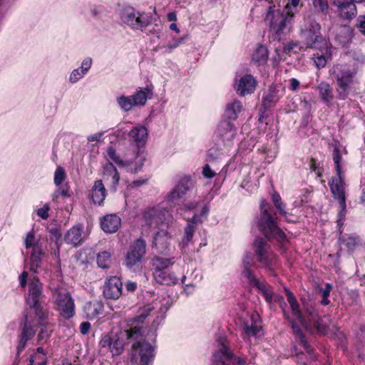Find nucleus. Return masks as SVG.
<instances>
[{
  "label": "nucleus",
  "instance_id": "2f4dec72",
  "mask_svg": "<svg viewBox=\"0 0 365 365\" xmlns=\"http://www.w3.org/2000/svg\"><path fill=\"white\" fill-rule=\"evenodd\" d=\"M153 277L155 280L161 284L171 285L178 282V278L173 274L163 271H154Z\"/></svg>",
  "mask_w": 365,
  "mask_h": 365
},
{
  "label": "nucleus",
  "instance_id": "4468645a",
  "mask_svg": "<svg viewBox=\"0 0 365 365\" xmlns=\"http://www.w3.org/2000/svg\"><path fill=\"white\" fill-rule=\"evenodd\" d=\"M103 292L106 299H118L123 293V283L120 279L115 276L110 277L104 284Z\"/></svg>",
  "mask_w": 365,
  "mask_h": 365
},
{
  "label": "nucleus",
  "instance_id": "c756f323",
  "mask_svg": "<svg viewBox=\"0 0 365 365\" xmlns=\"http://www.w3.org/2000/svg\"><path fill=\"white\" fill-rule=\"evenodd\" d=\"M190 184L189 180L180 181L168 195V200L174 201L182 197L189 190Z\"/></svg>",
  "mask_w": 365,
  "mask_h": 365
},
{
  "label": "nucleus",
  "instance_id": "7c9ffc66",
  "mask_svg": "<svg viewBox=\"0 0 365 365\" xmlns=\"http://www.w3.org/2000/svg\"><path fill=\"white\" fill-rule=\"evenodd\" d=\"M129 136L137 144H144L148 138V130L145 126L138 125L130 131Z\"/></svg>",
  "mask_w": 365,
  "mask_h": 365
},
{
  "label": "nucleus",
  "instance_id": "ea45409f",
  "mask_svg": "<svg viewBox=\"0 0 365 365\" xmlns=\"http://www.w3.org/2000/svg\"><path fill=\"white\" fill-rule=\"evenodd\" d=\"M268 57L267 49L264 46H259L252 54V60L258 63H264Z\"/></svg>",
  "mask_w": 365,
  "mask_h": 365
},
{
  "label": "nucleus",
  "instance_id": "680f3d73",
  "mask_svg": "<svg viewBox=\"0 0 365 365\" xmlns=\"http://www.w3.org/2000/svg\"><path fill=\"white\" fill-rule=\"evenodd\" d=\"M357 27L359 28L361 33L365 34V15L358 17Z\"/></svg>",
  "mask_w": 365,
  "mask_h": 365
},
{
  "label": "nucleus",
  "instance_id": "6ab92c4d",
  "mask_svg": "<svg viewBox=\"0 0 365 365\" xmlns=\"http://www.w3.org/2000/svg\"><path fill=\"white\" fill-rule=\"evenodd\" d=\"M35 334V330L32 327V322L29 319L27 314L24 315V325L22 328L20 335L19 342L17 346L18 352H21L25 348L26 342Z\"/></svg>",
  "mask_w": 365,
  "mask_h": 365
},
{
  "label": "nucleus",
  "instance_id": "bf43d9fd",
  "mask_svg": "<svg viewBox=\"0 0 365 365\" xmlns=\"http://www.w3.org/2000/svg\"><path fill=\"white\" fill-rule=\"evenodd\" d=\"M202 174L206 178H212L216 175V173L210 168L208 164L203 167Z\"/></svg>",
  "mask_w": 365,
  "mask_h": 365
},
{
  "label": "nucleus",
  "instance_id": "f257e3e1",
  "mask_svg": "<svg viewBox=\"0 0 365 365\" xmlns=\"http://www.w3.org/2000/svg\"><path fill=\"white\" fill-rule=\"evenodd\" d=\"M285 292L291 308L292 315L294 319L288 316L285 311H284V315L291 324L294 332L300 336L301 342L305 350L311 354L312 349L308 343L303 339L304 337L298 324H301L306 329H309L311 326L314 325L317 331L320 333H324L327 327L322 322V319L318 317L317 312L312 304L303 303L304 312L302 313L299 309V304L293 293L287 289H285Z\"/></svg>",
  "mask_w": 365,
  "mask_h": 365
},
{
  "label": "nucleus",
  "instance_id": "ddd939ff",
  "mask_svg": "<svg viewBox=\"0 0 365 365\" xmlns=\"http://www.w3.org/2000/svg\"><path fill=\"white\" fill-rule=\"evenodd\" d=\"M165 215H168L167 211L160 210L156 208H149L143 213V217L145 224L150 228H157L160 226L166 227L168 223L165 222Z\"/></svg>",
  "mask_w": 365,
  "mask_h": 365
},
{
  "label": "nucleus",
  "instance_id": "f3484780",
  "mask_svg": "<svg viewBox=\"0 0 365 365\" xmlns=\"http://www.w3.org/2000/svg\"><path fill=\"white\" fill-rule=\"evenodd\" d=\"M217 134L223 142H230L237 135V129L232 121L223 118L218 125Z\"/></svg>",
  "mask_w": 365,
  "mask_h": 365
},
{
  "label": "nucleus",
  "instance_id": "2eb2a0df",
  "mask_svg": "<svg viewBox=\"0 0 365 365\" xmlns=\"http://www.w3.org/2000/svg\"><path fill=\"white\" fill-rule=\"evenodd\" d=\"M336 6L339 16L343 19H352L356 16V6L353 0H331Z\"/></svg>",
  "mask_w": 365,
  "mask_h": 365
},
{
  "label": "nucleus",
  "instance_id": "0e129e2a",
  "mask_svg": "<svg viewBox=\"0 0 365 365\" xmlns=\"http://www.w3.org/2000/svg\"><path fill=\"white\" fill-rule=\"evenodd\" d=\"M83 74H82V72H79L78 69H75L73 71V72L71 74L70 80L71 82L75 83L77 81H78Z\"/></svg>",
  "mask_w": 365,
  "mask_h": 365
},
{
  "label": "nucleus",
  "instance_id": "0eeeda50",
  "mask_svg": "<svg viewBox=\"0 0 365 365\" xmlns=\"http://www.w3.org/2000/svg\"><path fill=\"white\" fill-rule=\"evenodd\" d=\"M142 336L135 342L130 351V362L133 365H148L154 358V348L144 339L145 331L141 328Z\"/></svg>",
  "mask_w": 365,
  "mask_h": 365
},
{
  "label": "nucleus",
  "instance_id": "3c124183",
  "mask_svg": "<svg viewBox=\"0 0 365 365\" xmlns=\"http://www.w3.org/2000/svg\"><path fill=\"white\" fill-rule=\"evenodd\" d=\"M314 7L320 12L324 13L327 11L329 9V4L327 0H313Z\"/></svg>",
  "mask_w": 365,
  "mask_h": 365
},
{
  "label": "nucleus",
  "instance_id": "e2e57ef3",
  "mask_svg": "<svg viewBox=\"0 0 365 365\" xmlns=\"http://www.w3.org/2000/svg\"><path fill=\"white\" fill-rule=\"evenodd\" d=\"M92 60L91 58L85 59L81 64V72L82 74H85L88 69L91 68Z\"/></svg>",
  "mask_w": 365,
  "mask_h": 365
},
{
  "label": "nucleus",
  "instance_id": "338daca9",
  "mask_svg": "<svg viewBox=\"0 0 365 365\" xmlns=\"http://www.w3.org/2000/svg\"><path fill=\"white\" fill-rule=\"evenodd\" d=\"M331 288H332V286L331 284H329V283L326 284L325 287L320 290L322 297H329Z\"/></svg>",
  "mask_w": 365,
  "mask_h": 365
},
{
  "label": "nucleus",
  "instance_id": "79ce46f5",
  "mask_svg": "<svg viewBox=\"0 0 365 365\" xmlns=\"http://www.w3.org/2000/svg\"><path fill=\"white\" fill-rule=\"evenodd\" d=\"M304 49V46H300L299 42L291 41L284 45L283 48L284 53L291 55L292 53H299Z\"/></svg>",
  "mask_w": 365,
  "mask_h": 365
},
{
  "label": "nucleus",
  "instance_id": "69168bd1",
  "mask_svg": "<svg viewBox=\"0 0 365 365\" xmlns=\"http://www.w3.org/2000/svg\"><path fill=\"white\" fill-rule=\"evenodd\" d=\"M183 41V38H181L179 40L175 41L174 43L168 44V46H165V51L166 52H171L173 49L177 48L180 44H181Z\"/></svg>",
  "mask_w": 365,
  "mask_h": 365
},
{
  "label": "nucleus",
  "instance_id": "a19ab883",
  "mask_svg": "<svg viewBox=\"0 0 365 365\" xmlns=\"http://www.w3.org/2000/svg\"><path fill=\"white\" fill-rule=\"evenodd\" d=\"M111 261V253L107 251H103L98 254L97 255V264L98 265L106 269L109 267Z\"/></svg>",
  "mask_w": 365,
  "mask_h": 365
},
{
  "label": "nucleus",
  "instance_id": "f704fd0d",
  "mask_svg": "<svg viewBox=\"0 0 365 365\" xmlns=\"http://www.w3.org/2000/svg\"><path fill=\"white\" fill-rule=\"evenodd\" d=\"M153 96L151 90L145 88L144 90H138L134 95H133V103L135 106H144L148 98H150Z\"/></svg>",
  "mask_w": 365,
  "mask_h": 365
},
{
  "label": "nucleus",
  "instance_id": "5701e85b",
  "mask_svg": "<svg viewBox=\"0 0 365 365\" xmlns=\"http://www.w3.org/2000/svg\"><path fill=\"white\" fill-rule=\"evenodd\" d=\"M103 179L110 185L113 190H116L120 175L116 168L110 163H107L104 167Z\"/></svg>",
  "mask_w": 365,
  "mask_h": 365
},
{
  "label": "nucleus",
  "instance_id": "20e7f679",
  "mask_svg": "<svg viewBox=\"0 0 365 365\" xmlns=\"http://www.w3.org/2000/svg\"><path fill=\"white\" fill-rule=\"evenodd\" d=\"M294 13L285 6L282 10L269 6L265 20L269 23L271 30L278 38L292 24Z\"/></svg>",
  "mask_w": 365,
  "mask_h": 365
},
{
  "label": "nucleus",
  "instance_id": "13d9d810",
  "mask_svg": "<svg viewBox=\"0 0 365 365\" xmlns=\"http://www.w3.org/2000/svg\"><path fill=\"white\" fill-rule=\"evenodd\" d=\"M249 282L257 287L263 293L264 290H268V287L266 284L260 283L259 280L254 276V280L252 279H248Z\"/></svg>",
  "mask_w": 365,
  "mask_h": 365
},
{
  "label": "nucleus",
  "instance_id": "9d476101",
  "mask_svg": "<svg viewBox=\"0 0 365 365\" xmlns=\"http://www.w3.org/2000/svg\"><path fill=\"white\" fill-rule=\"evenodd\" d=\"M334 76L336 81V90L339 98L344 100L349 96L354 82V73L346 68L336 67Z\"/></svg>",
  "mask_w": 365,
  "mask_h": 365
},
{
  "label": "nucleus",
  "instance_id": "aec40b11",
  "mask_svg": "<svg viewBox=\"0 0 365 365\" xmlns=\"http://www.w3.org/2000/svg\"><path fill=\"white\" fill-rule=\"evenodd\" d=\"M318 50L316 53L313 54V60L314 61V64L317 68H324L327 61L331 58V48L329 43L327 42V48H324V46H317L314 48Z\"/></svg>",
  "mask_w": 365,
  "mask_h": 365
},
{
  "label": "nucleus",
  "instance_id": "052dcab7",
  "mask_svg": "<svg viewBox=\"0 0 365 365\" xmlns=\"http://www.w3.org/2000/svg\"><path fill=\"white\" fill-rule=\"evenodd\" d=\"M49 208V205L48 204H46L43 206V207L40 208L37 210L38 215L40 216L42 219H47L48 217V211Z\"/></svg>",
  "mask_w": 365,
  "mask_h": 365
},
{
  "label": "nucleus",
  "instance_id": "bb28decb",
  "mask_svg": "<svg viewBox=\"0 0 365 365\" xmlns=\"http://www.w3.org/2000/svg\"><path fill=\"white\" fill-rule=\"evenodd\" d=\"M280 98L279 91L275 87H270L267 93L262 98V107L264 110H267L273 106L278 102Z\"/></svg>",
  "mask_w": 365,
  "mask_h": 365
},
{
  "label": "nucleus",
  "instance_id": "473e14b6",
  "mask_svg": "<svg viewBox=\"0 0 365 365\" xmlns=\"http://www.w3.org/2000/svg\"><path fill=\"white\" fill-rule=\"evenodd\" d=\"M44 255V252L41 247V245L39 246H36V247L32 248V251L31 252V265L30 270L34 272H37V269L39 267V264L42 260V257Z\"/></svg>",
  "mask_w": 365,
  "mask_h": 365
},
{
  "label": "nucleus",
  "instance_id": "7ed1b4c3",
  "mask_svg": "<svg viewBox=\"0 0 365 365\" xmlns=\"http://www.w3.org/2000/svg\"><path fill=\"white\" fill-rule=\"evenodd\" d=\"M43 289V284L38 278L34 277L30 280L26 302L39 320H43L48 317V312L44 308L45 296Z\"/></svg>",
  "mask_w": 365,
  "mask_h": 365
},
{
  "label": "nucleus",
  "instance_id": "864d4df0",
  "mask_svg": "<svg viewBox=\"0 0 365 365\" xmlns=\"http://www.w3.org/2000/svg\"><path fill=\"white\" fill-rule=\"evenodd\" d=\"M339 203L340 205V210L338 214L337 224L339 226H341L343 224V220H344L346 213V201H344V204L342 202H339Z\"/></svg>",
  "mask_w": 365,
  "mask_h": 365
},
{
  "label": "nucleus",
  "instance_id": "6e6d98bb",
  "mask_svg": "<svg viewBox=\"0 0 365 365\" xmlns=\"http://www.w3.org/2000/svg\"><path fill=\"white\" fill-rule=\"evenodd\" d=\"M51 332V330H48L46 327H42L40 333L38 334V343L41 341L46 340L50 336Z\"/></svg>",
  "mask_w": 365,
  "mask_h": 365
},
{
  "label": "nucleus",
  "instance_id": "cd10ccee",
  "mask_svg": "<svg viewBox=\"0 0 365 365\" xmlns=\"http://www.w3.org/2000/svg\"><path fill=\"white\" fill-rule=\"evenodd\" d=\"M317 90L322 101L329 105L334 99L333 89L330 84L322 81L318 85Z\"/></svg>",
  "mask_w": 365,
  "mask_h": 365
},
{
  "label": "nucleus",
  "instance_id": "c03bdc74",
  "mask_svg": "<svg viewBox=\"0 0 365 365\" xmlns=\"http://www.w3.org/2000/svg\"><path fill=\"white\" fill-rule=\"evenodd\" d=\"M195 227L192 224H188L185 229V238L181 242L182 248L188 245V243L192 241Z\"/></svg>",
  "mask_w": 365,
  "mask_h": 365
},
{
  "label": "nucleus",
  "instance_id": "393cba45",
  "mask_svg": "<svg viewBox=\"0 0 365 365\" xmlns=\"http://www.w3.org/2000/svg\"><path fill=\"white\" fill-rule=\"evenodd\" d=\"M106 190L101 180L95 181L91 190V197L95 204L101 205L106 196Z\"/></svg>",
  "mask_w": 365,
  "mask_h": 365
},
{
  "label": "nucleus",
  "instance_id": "4be33fe9",
  "mask_svg": "<svg viewBox=\"0 0 365 365\" xmlns=\"http://www.w3.org/2000/svg\"><path fill=\"white\" fill-rule=\"evenodd\" d=\"M121 220L115 214L107 215L101 221L102 230L108 233L115 232L120 225Z\"/></svg>",
  "mask_w": 365,
  "mask_h": 365
},
{
  "label": "nucleus",
  "instance_id": "c9c22d12",
  "mask_svg": "<svg viewBox=\"0 0 365 365\" xmlns=\"http://www.w3.org/2000/svg\"><path fill=\"white\" fill-rule=\"evenodd\" d=\"M103 310V305L98 301L90 302L84 307V311L89 319H94Z\"/></svg>",
  "mask_w": 365,
  "mask_h": 365
},
{
  "label": "nucleus",
  "instance_id": "4d7b16f0",
  "mask_svg": "<svg viewBox=\"0 0 365 365\" xmlns=\"http://www.w3.org/2000/svg\"><path fill=\"white\" fill-rule=\"evenodd\" d=\"M221 152L217 148H211L209 150L207 153V158L210 161H214L215 160L220 158Z\"/></svg>",
  "mask_w": 365,
  "mask_h": 365
},
{
  "label": "nucleus",
  "instance_id": "a211bd4d",
  "mask_svg": "<svg viewBox=\"0 0 365 365\" xmlns=\"http://www.w3.org/2000/svg\"><path fill=\"white\" fill-rule=\"evenodd\" d=\"M257 86L256 79L250 74L241 77L237 83L236 90L240 96L252 93Z\"/></svg>",
  "mask_w": 365,
  "mask_h": 365
},
{
  "label": "nucleus",
  "instance_id": "a18cd8bd",
  "mask_svg": "<svg viewBox=\"0 0 365 365\" xmlns=\"http://www.w3.org/2000/svg\"><path fill=\"white\" fill-rule=\"evenodd\" d=\"M24 242L26 249L34 248L41 245L40 240L36 238L33 230L27 233Z\"/></svg>",
  "mask_w": 365,
  "mask_h": 365
},
{
  "label": "nucleus",
  "instance_id": "09e8293b",
  "mask_svg": "<svg viewBox=\"0 0 365 365\" xmlns=\"http://www.w3.org/2000/svg\"><path fill=\"white\" fill-rule=\"evenodd\" d=\"M272 200L274 202V206L279 210V213L286 217L287 212L284 210L285 206L282 203L279 195L277 193L274 194L272 195Z\"/></svg>",
  "mask_w": 365,
  "mask_h": 365
},
{
  "label": "nucleus",
  "instance_id": "de8ad7c7",
  "mask_svg": "<svg viewBox=\"0 0 365 365\" xmlns=\"http://www.w3.org/2000/svg\"><path fill=\"white\" fill-rule=\"evenodd\" d=\"M333 160L334 163L336 175L342 174L341 164H340L341 161V156L340 155L339 149L337 148V146L334 147V153H333Z\"/></svg>",
  "mask_w": 365,
  "mask_h": 365
},
{
  "label": "nucleus",
  "instance_id": "b1692460",
  "mask_svg": "<svg viewBox=\"0 0 365 365\" xmlns=\"http://www.w3.org/2000/svg\"><path fill=\"white\" fill-rule=\"evenodd\" d=\"M169 239L168 231L162 228L155 235L153 245L158 249L159 252L164 253L168 248Z\"/></svg>",
  "mask_w": 365,
  "mask_h": 365
},
{
  "label": "nucleus",
  "instance_id": "6e6552de",
  "mask_svg": "<svg viewBox=\"0 0 365 365\" xmlns=\"http://www.w3.org/2000/svg\"><path fill=\"white\" fill-rule=\"evenodd\" d=\"M53 299L61 317L65 319H69L74 316V300L66 288L62 286L54 288L53 289Z\"/></svg>",
  "mask_w": 365,
  "mask_h": 365
},
{
  "label": "nucleus",
  "instance_id": "603ef678",
  "mask_svg": "<svg viewBox=\"0 0 365 365\" xmlns=\"http://www.w3.org/2000/svg\"><path fill=\"white\" fill-rule=\"evenodd\" d=\"M260 325L257 324L256 323H252L249 325L247 323L245 324L244 326V330L246 334L248 335H256L259 329H260Z\"/></svg>",
  "mask_w": 365,
  "mask_h": 365
},
{
  "label": "nucleus",
  "instance_id": "37998d69",
  "mask_svg": "<svg viewBox=\"0 0 365 365\" xmlns=\"http://www.w3.org/2000/svg\"><path fill=\"white\" fill-rule=\"evenodd\" d=\"M360 242L359 237L355 236H348L342 240L343 245L349 251L354 250L360 245Z\"/></svg>",
  "mask_w": 365,
  "mask_h": 365
},
{
  "label": "nucleus",
  "instance_id": "9b49d317",
  "mask_svg": "<svg viewBox=\"0 0 365 365\" xmlns=\"http://www.w3.org/2000/svg\"><path fill=\"white\" fill-rule=\"evenodd\" d=\"M226 339L220 337L218 339L220 345L219 350L213 354V361L216 365H228L227 361L232 360L236 365H245L246 361L244 358L235 357L233 354L225 345Z\"/></svg>",
  "mask_w": 365,
  "mask_h": 365
},
{
  "label": "nucleus",
  "instance_id": "e433bc0d",
  "mask_svg": "<svg viewBox=\"0 0 365 365\" xmlns=\"http://www.w3.org/2000/svg\"><path fill=\"white\" fill-rule=\"evenodd\" d=\"M154 309V307L152 304H148L143 308H141L139 311V314L133 319V324L131 327H142L143 330L146 332V327L143 326H139L140 323H143L144 319L150 314V313Z\"/></svg>",
  "mask_w": 365,
  "mask_h": 365
},
{
  "label": "nucleus",
  "instance_id": "423d86ee",
  "mask_svg": "<svg viewBox=\"0 0 365 365\" xmlns=\"http://www.w3.org/2000/svg\"><path fill=\"white\" fill-rule=\"evenodd\" d=\"M320 25L311 16L304 19V24L301 28V36L306 48H314L317 46L327 48V41L319 34Z\"/></svg>",
  "mask_w": 365,
  "mask_h": 365
},
{
  "label": "nucleus",
  "instance_id": "c85d7f7f",
  "mask_svg": "<svg viewBox=\"0 0 365 365\" xmlns=\"http://www.w3.org/2000/svg\"><path fill=\"white\" fill-rule=\"evenodd\" d=\"M82 233L81 226H73L68 231L65 240L68 243L77 246L83 242Z\"/></svg>",
  "mask_w": 365,
  "mask_h": 365
},
{
  "label": "nucleus",
  "instance_id": "4c0bfd02",
  "mask_svg": "<svg viewBox=\"0 0 365 365\" xmlns=\"http://www.w3.org/2000/svg\"><path fill=\"white\" fill-rule=\"evenodd\" d=\"M254 264V255L250 253H246L242 259V267L244 268L243 273L247 279L254 280V274L250 270V267Z\"/></svg>",
  "mask_w": 365,
  "mask_h": 365
},
{
  "label": "nucleus",
  "instance_id": "1a4fd4ad",
  "mask_svg": "<svg viewBox=\"0 0 365 365\" xmlns=\"http://www.w3.org/2000/svg\"><path fill=\"white\" fill-rule=\"evenodd\" d=\"M122 22L133 30L143 31L152 23V17L133 7H126L120 12Z\"/></svg>",
  "mask_w": 365,
  "mask_h": 365
},
{
  "label": "nucleus",
  "instance_id": "774afa93",
  "mask_svg": "<svg viewBox=\"0 0 365 365\" xmlns=\"http://www.w3.org/2000/svg\"><path fill=\"white\" fill-rule=\"evenodd\" d=\"M91 328V324L88 322H83L81 324L80 329L83 334H86L89 331Z\"/></svg>",
  "mask_w": 365,
  "mask_h": 365
},
{
  "label": "nucleus",
  "instance_id": "a878e982",
  "mask_svg": "<svg viewBox=\"0 0 365 365\" xmlns=\"http://www.w3.org/2000/svg\"><path fill=\"white\" fill-rule=\"evenodd\" d=\"M242 103L238 100H233L232 102L228 103L226 106L224 119L228 120L230 121L235 120L238 118V115L242 111Z\"/></svg>",
  "mask_w": 365,
  "mask_h": 365
},
{
  "label": "nucleus",
  "instance_id": "dca6fc26",
  "mask_svg": "<svg viewBox=\"0 0 365 365\" xmlns=\"http://www.w3.org/2000/svg\"><path fill=\"white\" fill-rule=\"evenodd\" d=\"M255 247L256 248V255H257L259 262L267 267L272 266L274 256L269 252L268 247L263 239H256L255 241Z\"/></svg>",
  "mask_w": 365,
  "mask_h": 365
},
{
  "label": "nucleus",
  "instance_id": "39448f33",
  "mask_svg": "<svg viewBox=\"0 0 365 365\" xmlns=\"http://www.w3.org/2000/svg\"><path fill=\"white\" fill-rule=\"evenodd\" d=\"M267 207L266 200H262L260 204L261 217L258 223L259 229L267 240L275 239L282 242L285 240V234L277 226Z\"/></svg>",
  "mask_w": 365,
  "mask_h": 365
},
{
  "label": "nucleus",
  "instance_id": "58836bf2",
  "mask_svg": "<svg viewBox=\"0 0 365 365\" xmlns=\"http://www.w3.org/2000/svg\"><path fill=\"white\" fill-rule=\"evenodd\" d=\"M151 264L154 271H163L173 263L171 262V259L155 257L152 259Z\"/></svg>",
  "mask_w": 365,
  "mask_h": 365
},
{
  "label": "nucleus",
  "instance_id": "412c9836",
  "mask_svg": "<svg viewBox=\"0 0 365 365\" xmlns=\"http://www.w3.org/2000/svg\"><path fill=\"white\" fill-rule=\"evenodd\" d=\"M329 186L334 198L337 199L339 202L344 203V201H346V198L342 174L336 175V177L333 178L331 182L329 183Z\"/></svg>",
  "mask_w": 365,
  "mask_h": 365
},
{
  "label": "nucleus",
  "instance_id": "f03ea898",
  "mask_svg": "<svg viewBox=\"0 0 365 365\" xmlns=\"http://www.w3.org/2000/svg\"><path fill=\"white\" fill-rule=\"evenodd\" d=\"M141 336V328L135 326L114 335L106 334L99 344L101 349L109 350L112 356H119L124 351L125 339H138Z\"/></svg>",
  "mask_w": 365,
  "mask_h": 365
},
{
  "label": "nucleus",
  "instance_id": "f8f14e48",
  "mask_svg": "<svg viewBox=\"0 0 365 365\" xmlns=\"http://www.w3.org/2000/svg\"><path fill=\"white\" fill-rule=\"evenodd\" d=\"M145 252V241L140 237L130 246L129 250L126 253L125 258V266L131 269L134 266L137 265L142 261Z\"/></svg>",
  "mask_w": 365,
  "mask_h": 365
},
{
  "label": "nucleus",
  "instance_id": "8fccbe9b",
  "mask_svg": "<svg viewBox=\"0 0 365 365\" xmlns=\"http://www.w3.org/2000/svg\"><path fill=\"white\" fill-rule=\"evenodd\" d=\"M66 173L62 167H58L54 173V183L56 185H61L65 180Z\"/></svg>",
  "mask_w": 365,
  "mask_h": 365
},
{
  "label": "nucleus",
  "instance_id": "5fc2aeb1",
  "mask_svg": "<svg viewBox=\"0 0 365 365\" xmlns=\"http://www.w3.org/2000/svg\"><path fill=\"white\" fill-rule=\"evenodd\" d=\"M108 157L117 164H121L122 161L120 157L117 155L115 149L112 147H109L107 150Z\"/></svg>",
  "mask_w": 365,
  "mask_h": 365
},
{
  "label": "nucleus",
  "instance_id": "49530a36",
  "mask_svg": "<svg viewBox=\"0 0 365 365\" xmlns=\"http://www.w3.org/2000/svg\"><path fill=\"white\" fill-rule=\"evenodd\" d=\"M118 103L125 111L130 110L135 105L133 103L132 97L122 96L118 98Z\"/></svg>",
  "mask_w": 365,
  "mask_h": 365
},
{
  "label": "nucleus",
  "instance_id": "72a5a7b5",
  "mask_svg": "<svg viewBox=\"0 0 365 365\" xmlns=\"http://www.w3.org/2000/svg\"><path fill=\"white\" fill-rule=\"evenodd\" d=\"M351 38L352 33L350 27L347 26H341L337 29L335 34V38L341 45L349 43L351 40Z\"/></svg>",
  "mask_w": 365,
  "mask_h": 365
}]
</instances>
